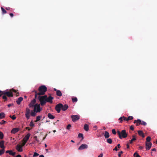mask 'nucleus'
Masks as SVG:
<instances>
[{
	"label": "nucleus",
	"instance_id": "obj_1",
	"mask_svg": "<svg viewBox=\"0 0 157 157\" xmlns=\"http://www.w3.org/2000/svg\"><path fill=\"white\" fill-rule=\"evenodd\" d=\"M0 92H2L3 96L2 97V98L4 99V101H6L7 100V97L6 96L8 97H12L13 96V93L10 90H6L4 91L0 90Z\"/></svg>",
	"mask_w": 157,
	"mask_h": 157
},
{
	"label": "nucleus",
	"instance_id": "obj_2",
	"mask_svg": "<svg viewBox=\"0 0 157 157\" xmlns=\"http://www.w3.org/2000/svg\"><path fill=\"white\" fill-rule=\"evenodd\" d=\"M47 87L44 85H42L39 87L38 88L39 92H38V95H43L45 94L47 91Z\"/></svg>",
	"mask_w": 157,
	"mask_h": 157
},
{
	"label": "nucleus",
	"instance_id": "obj_3",
	"mask_svg": "<svg viewBox=\"0 0 157 157\" xmlns=\"http://www.w3.org/2000/svg\"><path fill=\"white\" fill-rule=\"evenodd\" d=\"M47 95H44L43 96L39 95L38 98L39 100L40 103V105L42 106L44 105L46 103V99Z\"/></svg>",
	"mask_w": 157,
	"mask_h": 157
},
{
	"label": "nucleus",
	"instance_id": "obj_4",
	"mask_svg": "<svg viewBox=\"0 0 157 157\" xmlns=\"http://www.w3.org/2000/svg\"><path fill=\"white\" fill-rule=\"evenodd\" d=\"M117 133L119 138L121 139H122V138H125L127 137L128 135L125 130H122L121 132L119 131L118 130Z\"/></svg>",
	"mask_w": 157,
	"mask_h": 157
},
{
	"label": "nucleus",
	"instance_id": "obj_5",
	"mask_svg": "<svg viewBox=\"0 0 157 157\" xmlns=\"http://www.w3.org/2000/svg\"><path fill=\"white\" fill-rule=\"evenodd\" d=\"M33 107L34 111H36V113L39 112L40 111L41 109L40 104H35L34 106H33Z\"/></svg>",
	"mask_w": 157,
	"mask_h": 157
},
{
	"label": "nucleus",
	"instance_id": "obj_6",
	"mask_svg": "<svg viewBox=\"0 0 157 157\" xmlns=\"http://www.w3.org/2000/svg\"><path fill=\"white\" fill-rule=\"evenodd\" d=\"M31 112V110L29 108H27L26 109L25 116L27 120L29 119L30 118V114Z\"/></svg>",
	"mask_w": 157,
	"mask_h": 157
},
{
	"label": "nucleus",
	"instance_id": "obj_7",
	"mask_svg": "<svg viewBox=\"0 0 157 157\" xmlns=\"http://www.w3.org/2000/svg\"><path fill=\"white\" fill-rule=\"evenodd\" d=\"M63 106V104L61 103H59L55 107V109L57 112L58 113H60L61 109Z\"/></svg>",
	"mask_w": 157,
	"mask_h": 157
},
{
	"label": "nucleus",
	"instance_id": "obj_8",
	"mask_svg": "<svg viewBox=\"0 0 157 157\" xmlns=\"http://www.w3.org/2000/svg\"><path fill=\"white\" fill-rule=\"evenodd\" d=\"M71 118L72 119V121L75 122L79 119V116L78 115H71Z\"/></svg>",
	"mask_w": 157,
	"mask_h": 157
},
{
	"label": "nucleus",
	"instance_id": "obj_9",
	"mask_svg": "<svg viewBox=\"0 0 157 157\" xmlns=\"http://www.w3.org/2000/svg\"><path fill=\"white\" fill-rule=\"evenodd\" d=\"M36 101L35 99L32 100L30 103L29 105V107L30 108L33 107V106H34V105H35Z\"/></svg>",
	"mask_w": 157,
	"mask_h": 157
},
{
	"label": "nucleus",
	"instance_id": "obj_10",
	"mask_svg": "<svg viewBox=\"0 0 157 157\" xmlns=\"http://www.w3.org/2000/svg\"><path fill=\"white\" fill-rule=\"evenodd\" d=\"M46 98V102H49L51 103H52V100L54 99L53 97L51 96H49L48 97H47V96Z\"/></svg>",
	"mask_w": 157,
	"mask_h": 157
},
{
	"label": "nucleus",
	"instance_id": "obj_11",
	"mask_svg": "<svg viewBox=\"0 0 157 157\" xmlns=\"http://www.w3.org/2000/svg\"><path fill=\"white\" fill-rule=\"evenodd\" d=\"M88 145L86 144H82L78 148L79 150H82L85 149H86L88 148Z\"/></svg>",
	"mask_w": 157,
	"mask_h": 157
},
{
	"label": "nucleus",
	"instance_id": "obj_12",
	"mask_svg": "<svg viewBox=\"0 0 157 157\" xmlns=\"http://www.w3.org/2000/svg\"><path fill=\"white\" fill-rule=\"evenodd\" d=\"M152 145V144L151 142H146V148L147 150H148L150 149Z\"/></svg>",
	"mask_w": 157,
	"mask_h": 157
},
{
	"label": "nucleus",
	"instance_id": "obj_13",
	"mask_svg": "<svg viewBox=\"0 0 157 157\" xmlns=\"http://www.w3.org/2000/svg\"><path fill=\"white\" fill-rule=\"evenodd\" d=\"M30 135H31L29 133H28L23 138V141H25V143H27V141L29 139Z\"/></svg>",
	"mask_w": 157,
	"mask_h": 157
},
{
	"label": "nucleus",
	"instance_id": "obj_14",
	"mask_svg": "<svg viewBox=\"0 0 157 157\" xmlns=\"http://www.w3.org/2000/svg\"><path fill=\"white\" fill-rule=\"evenodd\" d=\"M16 149L19 152H22L23 151L22 146L17 144L16 146Z\"/></svg>",
	"mask_w": 157,
	"mask_h": 157
},
{
	"label": "nucleus",
	"instance_id": "obj_15",
	"mask_svg": "<svg viewBox=\"0 0 157 157\" xmlns=\"http://www.w3.org/2000/svg\"><path fill=\"white\" fill-rule=\"evenodd\" d=\"M126 117L124 116H122L119 118L118 121H119V123H121L124 121H126Z\"/></svg>",
	"mask_w": 157,
	"mask_h": 157
},
{
	"label": "nucleus",
	"instance_id": "obj_16",
	"mask_svg": "<svg viewBox=\"0 0 157 157\" xmlns=\"http://www.w3.org/2000/svg\"><path fill=\"white\" fill-rule=\"evenodd\" d=\"M19 130V128H13L11 130V132L12 133L15 134L18 132Z\"/></svg>",
	"mask_w": 157,
	"mask_h": 157
},
{
	"label": "nucleus",
	"instance_id": "obj_17",
	"mask_svg": "<svg viewBox=\"0 0 157 157\" xmlns=\"http://www.w3.org/2000/svg\"><path fill=\"white\" fill-rule=\"evenodd\" d=\"M134 124H136V126H137L141 124V120L140 119H138L137 120H135L134 122Z\"/></svg>",
	"mask_w": 157,
	"mask_h": 157
},
{
	"label": "nucleus",
	"instance_id": "obj_18",
	"mask_svg": "<svg viewBox=\"0 0 157 157\" xmlns=\"http://www.w3.org/2000/svg\"><path fill=\"white\" fill-rule=\"evenodd\" d=\"M23 100V98L21 97H19L16 101V102L18 105H20L21 104V102Z\"/></svg>",
	"mask_w": 157,
	"mask_h": 157
},
{
	"label": "nucleus",
	"instance_id": "obj_19",
	"mask_svg": "<svg viewBox=\"0 0 157 157\" xmlns=\"http://www.w3.org/2000/svg\"><path fill=\"white\" fill-rule=\"evenodd\" d=\"M4 142L3 140H2L0 142V147L2 149H5V147L4 146Z\"/></svg>",
	"mask_w": 157,
	"mask_h": 157
},
{
	"label": "nucleus",
	"instance_id": "obj_20",
	"mask_svg": "<svg viewBox=\"0 0 157 157\" xmlns=\"http://www.w3.org/2000/svg\"><path fill=\"white\" fill-rule=\"evenodd\" d=\"M68 108V106L67 105L65 104L64 105H63V106L62 107L61 109L63 111L66 110Z\"/></svg>",
	"mask_w": 157,
	"mask_h": 157
},
{
	"label": "nucleus",
	"instance_id": "obj_21",
	"mask_svg": "<svg viewBox=\"0 0 157 157\" xmlns=\"http://www.w3.org/2000/svg\"><path fill=\"white\" fill-rule=\"evenodd\" d=\"M138 133L139 136H141L143 138L145 136L144 134L142 131L140 130L138 131Z\"/></svg>",
	"mask_w": 157,
	"mask_h": 157
},
{
	"label": "nucleus",
	"instance_id": "obj_22",
	"mask_svg": "<svg viewBox=\"0 0 157 157\" xmlns=\"http://www.w3.org/2000/svg\"><path fill=\"white\" fill-rule=\"evenodd\" d=\"M104 136L105 138H108L109 137V134L108 132L105 131Z\"/></svg>",
	"mask_w": 157,
	"mask_h": 157
},
{
	"label": "nucleus",
	"instance_id": "obj_23",
	"mask_svg": "<svg viewBox=\"0 0 157 157\" xmlns=\"http://www.w3.org/2000/svg\"><path fill=\"white\" fill-rule=\"evenodd\" d=\"M48 117L51 119H54L55 117V116H53L51 113H48Z\"/></svg>",
	"mask_w": 157,
	"mask_h": 157
},
{
	"label": "nucleus",
	"instance_id": "obj_24",
	"mask_svg": "<svg viewBox=\"0 0 157 157\" xmlns=\"http://www.w3.org/2000/svg\"><path fill=\"white\" fill-rule=\"evenodd\" d=\"M84 128L86 131H88L89 129V125L86 124H85L84 126Z\"/></svg>",
	"mask_w": 157,
	"mask_h": 157
},
{
	"label": "nucleus",
	"instance_id": "obj_25",
	"mask_svg": "<svg viewBox=\"0 0 157 157\" xmlns=\"http://www.w3.org/2000/svg\"><path fill=\"white\" fill-rule=\"evenodd\" d=\"M56 94L57 96L59 97L62 96V93L61 91L59 90H58V91L56 92Z\"/></svg>",
	"mask_w": 157,
	"mask_h": 157
},
{
	"label": "nucleus",
	"instance_id": "obj_26",
	"mask_svg": "<svg viewBox=\"0 0 157 157\" xmlns=\"http://www.w3.org/2000/svg\"><path fill=\"white\" fill-rule=\"evenodd\" d=\"M36 111H34V110L32 111L30 113L31 115L33 117L35 116L36 115Z\"/></svg>",
	"mask_w": 157,
	"mask_h": 157
},
{
	"label": "nucleus",
	"instance_id": "obj_27",
	"mask_svg": "<svg viewBox=\"0 0 157 157\" xmlns=\"http://www.w3.org/2000/svg\"><path fill=\"white\" fill-rule=\"evenodd\" d=\"M5 114L3 112L0 113V119H2L5 117Z\"/></svg>",
	"mask_w": 157,
	"mask_h": 157
},
{
	"label": "nucleus",
	"instance_id": "obj_28",
	"mask_svg": "<svg viewBox=\"0 0 157 157\" xmlns=\"http://www.w3.org/2000/svg\"><path fill=\"white\" fill-rule=\"evenodd\" d=\"M9 154L10 155L14 156L16 154V153L15 152H13L12 150H10L9 153Z\"/></svg>",
	"mask_w": 157,
	"mask_h": 157
},
{
	"label": "nucleus",
	"instance_id": "obj_29",
	"mask_svg": "<svg viewBox=\"0 0 157 157\" xmlns=\"http://www.w3.org/2000/svg\"><path fill=\"white\" fill-rule=\"evenodd\" d=\"M133 117L132 116H129V117H128L127 118H126V119H127L126 121H128L129 120H131L133 119Z\"/></svg>",
	"mask_w": 157,
	"mask_h": 157
},
{
	"label": "nucleus",
	"instance_id": "obj_30",
	"mask_svg": "<svg viewBox=\"0 0 157 157\" xmlns=\"http://www.w3.org/2000/svg\"><path fill=\"white\" fill-rule=\"evenodd\" d=\"M134 157H141L139 154L136 152L133 155Z\"/></svg>",
	"mask_w": 157,
	"mask_h": 157
},
{
	"label": "nucleus",
	"instance_id": "obj_31",
	"mask_svg": "<svg viewBox=\"0 0 157 157\" xmlns=\"http://www.w3.org/2000/svg\"><path fill=\"white\" fill-rule=\"evenodd\" d=\"M107 142L108 143L111 144L112 142V140L111 138H109L107 139Z\"/></svg>",
	"mask_w": 157,
	"mask_h": 157
},
{
	"label": "nucleus",
	"instance_id": "obj_32",
	"mask_svg": "<svg viewBox=\"0 0 157 157\" xmlns=\"http://www.w3.org/2000/svg\"><path fill=\"white\" fill-rule=\"evenodd\" d=\"M78 138H82V140L83 139V135L82 133H79V134H78Z\"/></svg>",
	"mask_w": 157,
	"mask_h": 157
},
{
	"label": "nucleus",
	"instance_id": "obj_33",
	"mask_svg": "<svg viewBox=\"0 0 157 157\" xmlns=\"http://www.w3.org/2000/svg\"><path fill=\"white\" fill-rule=\"evenodd\" d=\"M136 140V138H132L131 139V140H129V143L130 144H132L133 143V141Z\"/></svg>",
	"mask_w": 157,
	"mask_h": 157
},
{
	"label": "nucleus",
	"instance_id": "obj_34",
	"mask_svg": "<svg viewBox=\"0 0 157 157\" xmlns=\"http://www.w3.org/2000/svg\"><path fill=\"white\" fill-rule=\"evenodd\" d=\"M72 100L73 102H77L78 100L77 99L76 97L72 98Z\"/></svg>",
	"mask_w": 157,
	"mask_h": 157
},
{
	"label": "nucleus",
	"instance_id": "obj_35",
	"mask_svg": "<svg viewBox=\"0 0 157 157\" xmlns=\"http://www.w3.org/2000/svg\"><path fill=\"white\" fill-rule=\"evenodd\" d=\"M1 9L3 14H5L7 13L6 11L3 7H1Z\"/></svg>",
	"mask_w": 157,
	"mask_h": 157
},
{
	"label": "nucleus",
	"instance_id": "obj_36",
	"mask_svg": "<svg viewBox=\"0 0 157 157\" xmlns=\"http://www.w3.org/2000/svg\"><path fill=\"white\" fill-rule=\"evenodd\" d=\"M3 137L4 135L3 133L1 132H0V139H2L3 138Z\"/></svg>",
	"mask_w": 157,
	"mask_h": 157
},
{
	"label": "nucleus",
	"instance_id": "obj_37",
	"mask_svg": "<svg viewBox=\"0 0 157 157\" xmlns=\"http://www.w3.org/2000/svg\"><path fill=\"white\" fill-rule=\"evenodd\" d=\"M33 92H34L35 93V99H36L37 98V95H38V92H37L35 90H34Z\"/></svg>",
	"mask_w": 157,
	"mask_h": 157
},
{
	"label": "nucleus",
	"instance_id": "obj_38",
	"mask_svg": "<svg viewBox=\"0 0 157 157\" xmlns=\"http://www.w3.org/2000/svg\"><path fill=\"white\" fill-rule=\"evenodd\" d=\"M5 152V149H2L0 150V155H2Z\"/></svg>",
	"mask_w": 157,
	"mask_h": 157
},
{
	"label": "nucleus",
	"instance_id": "obj_39",
	"mask_svg": "<svg viewBox=\"0 0 157 157\" xmlns=\"http://www.w3.org/2000/svg\"><path fill=\"white\" fill-rule=\"evenodd\" d=\"M151 140V138L150 136H148L146 138V141L147 142H149Z\"/></svg>",
	"mask_w": 157,
	"mask_h": 157
},
{
	"label": "nucleus",
	"instance_id": "obj_40",
	"mask_svg": "<svg viewBox=\"0 0 157 157\" xmlns=\"http://www.w3.org/2000/svg\"><path fill=\"white\" fill-rule=\"evenodd\" d=\"M141 124L145 126L147 125V123L143 121H141Z\"/></svg>",
	"mask_w": 157,
	"mask_h": 157
},
{
	"label": "nucleus",
	"instance_id": "obj_41",
	"mask_svg": "<svg viewBox=\"0 0 157 157\" xmlns=\"http://www.w3.org/2000/svg\"><path fill=\"white\" fill-rule=\"evenodd\" d=\"M39 154L35 152L34 153V155H33V157H35L39 155Z\"/></svg>",
	"mask_w": 157,
	"mask_h": 157
},
{
	"label": "nucleus",
	"instance_id": "obj_42",
	"mask_svg": "<svg viewBox=\"0 0 157 157\" xmlns=\"http://www.w3.org/2000/svg\"><path fill=\"white\" fill-rule=\"evenodd\" d=\"M10 118H11V119H13V120H15V119H16V117L15 116H14V115H13V116H12L10 115Z\"/></svg>",
	"mask_w": 157,
	"mask_h": 157
},
{
	"label": "nucleus",
	"instance_id": "obj_43",
	"mask_svg": "<svg viewBox=\"0 0 157 157\" xmlns=\"http://www.w3.org/2000/svg\"><path fill=\"white\" fill-rule=\"evenodd\" d=\"M34 124L33 123V121H31L30 124V126L31 127H33L34 126Z\"/></svg>",
	"mask_w": 157,
	"mask_h": 157
},
{
	"label": "nucleus",
	"instance_id": "obj_44",
	"mask_svg": "<svg viewBox=\"0 0 157 157\" xmlns=\"http://www.w3.org/2000/svg\"><path fill=\"white\" fill-rule=\"evenodd\" d=\"M71 125L70 124H68L67 126V129H70L71 127Z\"/></svg>",
	"mask_w": 157,
	"mask_h": 157
},
{
	"label": "nucleus",
	"instance_id": "obj_45",
	"mask_svg": "<svg viewBox=\"0 0 157 157\" xmlns=\"http://www.w3.org/2000/svg\"><path fill=\"white\" fill-rule=\"evenodd\" d=\"M123 153V151H121L119 152L118 155L119 157H121V154H122Z\"/></svg>",
	"mask_w": 157,
	"mask_h": 157
},
{
	"label": "nucleus",
	"instance_id": "obj_46",
	"mask_svg": "<svg viewBox=\"0 0 157 157\" xmlns=\"http://www.w3.org/2000/svg\"><path fill=\"white\" fill-rule=\"evenodd\" d=\"M6 123V121L4 120H2V121L0 122V124H3Z\"/></svg>",
	"mask_w": 157,
	"mask_h": 157
},
{
	"label": "nucleus",
	"instance_id": "obj_47",
	"mask_svg": "<svg viewBox=\"0 0 157 157\" xmlns=\"http://www.w3.org/2000/svg\"><path fill=\"white\" fill-rule=\"evenodd\" d=\"M112 133L113 134L115 135L116 134V132L115 129H113L112 130Z\"/></svg>",
	"mask_w": 157,
	"mask_h": 157
},
{
	"label": "nucleus",
	"instance_id": "obj_48",
	"mask_svg": "<svg viewBox=\"0 0 157 157\" xmlns=\"http://www.w3.org/2000/svg\"><path fill=\"white\" fill-rule=\"evenodd\" d=\"M41 117V116H37L36 117V119L37 120V121H39L40 120Z\"/></svg>",
	"mask_w": 157,
	"mask_h": 157
},
{
	"label": "nucleus",
	"instance_id": "obj_49",
	"mask_svg": "<svg viewBox=\"0 0 157 157\" xmlns=\"http://www.w3.org/2000/svg\"><path fill=\"white\" fill-rule=\"evenodd\" d=\"M10 90H11V91H12V92L13 93V92H14V93H17V91L15 90L14 89H10Z\"/></svg>",
	"mask_w": 157,
	"mask_h": 157
},
{
	"label": "nucleus",
	"instance_id": "obj_50",
	"mask_svg": "<svg viewBox=\"0 0 157 157\" xmlns=\"http://www.w3.org/2000/svg\"><path fill=\"white\" fill-rule=\"evenodd\" d=\"M130 129L131 130H132V131L134 130V127H133V126L131 125V126H130Z\"/></svg>",
	"mask_w": 157,
	"mask_h": 157
},
{
	"label": "nucleus",
	"instance_id": "obj_51",
	"mask_svg": "<svg viewBox=\"0 0 157 157\" xmlns=\"http://www.w3.org/2000/svg\"><path fill=\"white\" fill-rule=\"evenodd\" d=\"M113 151H117L118 150V149L117 148V146L115 147L113 149Z\"/></svg>",
	"mask_w": 157,
	"mask_h": 157
},
{
	"label": "nucleus",
	"instance_id": "obj_52",
	"mask_svg": "<svg viewBox=\"0 0 157 157\" xmlns=\"http://www.w3.org/2000/svg\"><path fill=\"white\" fill-rule=\"evenodd\" d=\"M103 156V154L101 153L98 156V157H102Z\"/></svg>",
	"mask_w": 157,
	"mask_h": 157
},
{
	"label": "nucleus",
	"instance_id": "obj_53",
	"mask_svg": "<svg viewBox=\"0 0 157 157\" xmlns=\"http://www.w3.org/2000/svg\"><path fill=\"white\" fill-rule=\"evenodd\" d=\"M10 15L12 17L14 16L13 14V13H10Z\"/></svg>",
	"mask_w": 157,
	"mask_h": 157
},
{
	"label": "nucleus",
	"instance_id": "obj_54",
	"mask_svg": "<svg viewBox=\"0 0 157 157\" xmlns=\"http://www.w3.org/2000/svg\"><path fill=\"white\" fill-rule=\"evenodd\" d=\"M126 145H127V148L129 149V144H127Z\"/></svg>",
	"mask_w": 157,
	"mask_h": 157
},
{
	"label": "nucleus",
	"instance_id": "obj_55",
	"mask_svg": "<svg viewBox=\"0 0 157 157\" xmlns=\"http://www.w3.org/2000/svg\"><path fill=\"white\" fill-rule=\"evenodd\" d=\"M24 142L23 143H22V146H24L25 144L26 143H25V141H23Z\"/></svg>",
	"mask_w": 157,
	"mask_h": 157
},
{
	"label": "nucleus",
	"instance_id": "obj_56",
	"mask_svg": "<svg viewBox=\"0 0 157 157\" xmlns=\"http://www.w3.org/2000/svg\"><path fill=\"white\" fill-rule=\"evenodd\" d=\"M34 138L35 139V140L37 141V136H34Z\"/></svg>",
	"mask_w": 157,
	"mask_h": 157
},
{
	"label": "nucleus",
	"instance_id": "obj_57",
	"mask_svg": "<svg viewBox=\"0 0 157 157\" xmlns=\"http://www.w3.org/2000/svg\"><path fill=\"white\" fill-rule=\"evenodd\" d=\"M121 147V145L120 144H117V147L118 148H120Z\"/></svg>",
	"mask_w": 157,
	"mask_h": 157
},
{
	"label": "nucleus",
	"instance_id": "obj_58",
	"mask_svg": "<svg viewBox=\"0 0 157 157\" xmlns=\"http://www.w3.org/2000/svg\"><path fill=\"white\" fill-rule=\"evenodd\" d=\"M143 148H144V147H143L142 146H140L139 147L140 149V150L142 149Z\"/></svg>",
	"mask_w": 157,
	"mask_h": 157
},
{
	"label": "nucleus",
	"instance_id": "obj_59",
	"mask_svg": "<svg viewBox=\"0 0 157 157\" xmlns=\"http://www.w3.org/2000/svg\"><path fill=\"white\" fill-rule=\"evenodd\" d=\"M16 93V96H19V93L18 92H17Z\"/></svg>",
	"mask_w": 157,
	"mask_h": 157
},
{
	"label": "nucleus",
	"instance_id": "obj_60",
	"mask_svg": "<svg viewBox=\"0 0 157 157\" xmlns=\"http://www.w3.org/2000/svg\"><path fill=\"white\" fill-rule=\"evenodd\" d=\"M12 105H13V104H9L8 105V107H10Z\"/></svg>",
	"mask_w": 157,
	"mask_h": 157
},
{
	"label": "nucleus",
	"instance_id": "obj_61",
	"mask_svg": "<svg viewBox=\"0 0 157 157\" xmlns=\"http://www.w3.org/2000/svg\"><path fill=\"white\" fill-rule=\"evenodd\" d=\"M6 10H9L10 9V8L9 7H6Z\"/></svg>",
	"mask_w": 157,
	"mask_h": 157
},
{
	"label": "nucleus",
	"instance_id": "obj_62",
	"mask_svg": "<svg viewBox=\"0 0 157 157\" xmlns=\"http://www.w3.org/2000/svg\"><path fill=\"white\" fill-rule=\"evenodd\" d=\"M16 157H21V156L20 155H18Z\"/></svg>",
	"mask_w": 157,
	"mask_h": 157
},
{
	"label": "nucleus",
	"instance_id": "obj_63",
	"mask_svg": "<svg viewBox=\"0 0 157 157\" xmlns=\"http://www.w3.org/2000/svg\"><path fill=\"white\" fill-rule=\"evenodd\" d=\"M151 150L153 151H155L156 150V149H155V148H154L153 149H152Z\"/></svg>",
	"mask_w": 157,
	"mask_h": 157
},
{
	"label": "nucleus",
	"instance_id": "obj_64",
	"mask_svg": "<svg viewBox=\"0 0 157 157\" xmlns=\"http://www.w3.org/2000/svg\"><path fill=\"white\" fill-rule=\"evenodd\" d=\"M39 157H44V155H40L39 156Z\"/></svg>",
	"mask_w": 157,
	"mask_h": 157
}]
</instances>
